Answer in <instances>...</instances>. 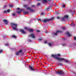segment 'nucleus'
Listing matches in <instances>:
<instances>
[{"mask_svg":"<svg viewBox=\"0 0 76 76\" xmlns=\"http://www.w3.org/2000/svg\"><path fill=\"white\" fill-rule=\"evenodd\" d=\"M51 57H52V58H55L58 61H61L62 60H64V61L65 62H67V63H69V60H65V59L64 58H59L58 57H57V55H51Z\"/></svg>","mask_w":76,"mask_h":76,"instance_id":"nucleus-1","label":"nucleus"},{"mask_svg":"<svg viewBox=\"0 0 76 76\" xmlns=\"http://www.w3.org/2000/svg\"><path fill=\"white\" fill-rule=\"evenodd\" d=\"M54 19V17H52L49 19L43 20H42V21L43 23H47L50 20H53Z\"/></svg>","mask_w":76,"mask_h":76,"instance_id":"nucleus-2","label":"nucleus"},{"mask_svg":"<svg viewBox=\"0 0 76 76\" xmlns=\"http://www.w3.org/2000/svg\"><path fill=\"white\" fill-rule=\"evenodd\" d=\"M56 73L57 75H65L64 72L62 71H58V72H56Z\"/></svg>","mask_w":76,"mask_h":76,"instance_id":"nucleus-3","label":"nucleus"},{"mask_svg":"<svg viewBox=\"0 0 76 76\" xmlns=\"http://www.w3.org/2000/svg\"><path fill=\"white\" fill-rule=\"evenodd\" d=\"M29 67L30 69L31 70H34V71H36V69H35V68L32 65H29Z\"/></svg>","mask_w":76,"mask_h":76,"instance_id":"nucleus-4","label":"nucleus"},{"mask_svg":"<svg viewBox=\"0 0 76 76\" xmlns=\"http://www.w3.org/2000/svg\"><path fill=\"white\" fill-rule=\"evenodd\" d=\"M17 10H18V11H17V13L18 14H20L21 13V12H22L23 10H25V9H23L22 10H20V8H17Z\"/></svg>","mask_w":76,"mask_h":76,"instance_id":"nucleus-5","label":"nucleus"},{"mask_svg":"<svg viewBox=\"0 0 76 76\" xmlns=\"http://www.w3.org/2000/svg\"><path fill=\"white\" fill-rule=\"evenodd\" d=\"M30 36L32 38H33L34 39L35 38V35H34V34L33 33H31L30 35Z\"/></svg>","mask_w":76,"mask_h":76,"instance_id":"nucleus-6","label":"nucleus"},{"mask_svg":"<svg viewBox=\"0 0 76 76\" xmlns=\"http://www.w3.org/2000/svg\"><path fill=\"white\" fill-rule=\"evenodd\" d=\"M27 9H28V10H29V9L30 10L29 11L30 12H34V10L32 9H31V8L30 7H27Z\"/></svg>","mask_w":76,"mask_h":76,"instance_id":"nucleus-7","label":"nucleus"},{"mask_svg":"<svg viewBox=\"0 0 76 76\" xmlns=\"http://www.w3.org/2000/svg\"><path fill=\"white\" fill-rule=\"evenodd\" d=\"M58 32H60L61 33L63 32V31L61 30H58L56 31V33L54 34V35H57Z\"/></svg>","mask_w":76,"mask_h":76,"instance_id":"nucleus-8","label":"nucleus"},{"mask_svg":"<svg viewBox=\"0 0 76 76\" xmlns=\"http://www.w3.org/2000/svg\"><path fill=\"white\" fill-rule=\"evenodd\" d=\"M20 32H21V33H22V34H26V32L24 31V30H23L22 29H20L19 30Z\"/></svg>","mask_w":76,"mask_h":76,"instance_id":"nucleus-9","label":"nucleus"},{"mask_svg":"<svg viewBox=\"0 0 76 76\" xmlns=\"http://www.w3.org/2000/svg\"><path fill=\"white\" fill-rule=\"evenodd\" d=\"M22 50H20L18 52H17V53H16V55L17 56H18L20 53H22Z\"/></svg>","mask_w":76,"mask_h":76,"instance_id":"nucleus-10","label":"nucleus"},{"mask_svg":"<svg viewBox=\"0 0 76 76\" xmlns=\"http://www.w3.org/2000/svg\"><path fill=\"white\" fill-rule=\"evenodd\" d=\"M52 9L51 6H49L47 8L46 10H47V11H49L50 10V9Z\"/></svg>","mask_w":76,"mask_h":76,"instance_id":"nucleus-11","label":"nucleus"},{"mask_svg":"<svg viewBox=\"0 0 76 76\" xmlns=\"http://www.w3.org/2000/svg\"><path fill=\"white\" fill-rule=\"evenodd\" d=\"M11 25L12 26H14L15 27H16L17 26V24H16L14 23H12L11 24Z\"/></svg>","mask_w":76,"mask_h":76,"instance_id":"nucleus-12","label":"nucleus"},{"mask_svg":"<svg viewBox=\"0 0 76 76\" xmlns=\"http://www.w3.org/2000/svg\"><path fill=\"white\" fill-rule=\"evenodd\" d=\"M66 35H67L68 37H70V36H71V34H69V32L66 31Z\"/></svg>","mask_w":76,"mask_h":76,"instance_id":"nucleus-13","label":"nucleus"},{"mask_svg":"<svg viewBox=\"0 0 76 76\" xmlns=\"http://www.w3.org/2000/svg\"><path fill=\"white\" fill-rule=\"evenodd\" d=\"M3 21L5 23H6V24H7V23H8L7 20H6L4 19L3 20Z\"/></svg>","mask_w":76,"mask_h":76,"instance_id":"nucleus-14","label":"nucleus"},{"mask_svg":"<svg viewBox=\"0 0 76 76\" xmlns=\"http://www.w3.org/2000/svg\"><path fill=\"white\" fill-rule=\"evenodd\" d=\"M42 2L45 3H47V0H42Z\"/></svg>","mask_w":76,"mask_h":76,"instance_id":"nucleus-15","label":"nucleus"},{"mask_svg":"<svg viewBox=\"0 0 76 76\" xmlns=\"http://www.w3.org/2000/svg\"><path fill=\"white\" fill-rule=\"evenodd\" d=\"M28 31L30 32H33V31H34V30L33 29H31L30 28H29L28 30Z\"/></svg>","mask_w":76,"mask_h":76,"instance_id":"nucleus-16","label":"nucleus"},{"mask_svg":"<svg viewBox=\"0 0 76 76\" xmlns=\"http://www.w3.org/2000/svg\"><path fill=\"white\" fill-rule=\"evenodd\" d=\"M69 18V16L67 15H65L64 16V18H65L66 19H67Z\"/></svg>","mask_w":76,"mask_h":76,"instance_id":"nucleus-17","label":"nucleus"},{"mask_svg":"<svg viewBox=\"0 0 76 76\" xmlns=\"http://www.w3.org/2000/svg\"><path fill=\"white\" fill-rule=\"evenodd\" d=\"M12 38H16L17 37L15 35H13L12 37Z\"/></svg>","mask_w":76,"mask_h":76,"instance_id":"nucleus-18","label":"nucleus"},{"mask_svg":"<svg viewBox=\"0 0 76 76\" xmlns=\"http://www.w3.org/2000/svg\"><path fill=\"white\" fill-rule=\"evenodd\" d=\"M23 7H25V8H26V7H28V5H23Z\"/></svg>","mask_w":76,"mask_h":76,"instance_id":"nucleus-19","label":"nucleus"},{"mask_svg":"<svg viewBox=\"0 0 76 76\" xmlns=\"http://www.w3.org/2000/svg\"><path fill=\"white\" fill-rule=\"evenodd\" d=\"M43 39H42V38H39L38 39V40L39 41H42V40Z\"/></svg>","mask_w":76,"mask_h":76,"instance_id":"nucleus-20","label":"nucleus"},{"mask_svg":"<svg viewBox=\"0 0 76 76\" xmlns=\"http://www.w3.org/2000/svg\"><path fill=\"white\" fill-rule=\"evenodd\" d=\"M23 13L25 14V15H27L28 13V11H27V12H23Z\"/></svg>","mask_w":76,"mask_h":76,"instance_id":"nucleus-21","label":"nucleus"},{"mask_svg":"<svg viewBox=\"0 0 76 76\" xmlns=\"http://www.w3.org/2000/svg\"><path fill=\"white\" fill-rule=\"evenodd\" d=\"M13 29L14 30H17V28H16L15 27H13Z\"/></svg>","mask_w":76,"mask_h":76,"instance_id":"nucleus-22","label":"nucleus"},{"mask_svg":"<svg viewBox=\"0 0 76 76\" xmlns=\"http://www.w3.org/2000/svg\"><path fill=\"white\" fill-rule=\"evenodd\" d=\"M25 29L26 30H28V31H29V28H26V27H25Z\"/></svg>","mask_w":76,"mask_h":76,"instance_id":"nucleus-23","label":"nucleus"},{"mask_svg":"<svg viewBox=\"0 0 76 76\" xmlns=\"http://www.w3.org/2000/svg\"><path fill=\"white\" fill-rule=\"evenodd\" d=\"M12 16H16V14L15 13H13L12 14Z\"/></svg>","mask_w":76,"mask_h":76,"instance_id":"nucleus-24","label":"nucleus"},{"mask_svg":"<svg viewBox=\"0 0 76 76\" xmlns=\"http://www.w3.org/2000/svg\"><path fill=\"white\" fill-rule=\"evenodd\" d=\"M9 7H13V5H9Z\"/></svg>","mask_w":76,"mask_h":76,"instance_id":"nucleus-25","label":"nucleus"},{"mask_svg":"<svg viewBox=\"0 0 76 76\" xmlns=\"http://www.w3.org/2000/svg\"><path fill=\"white\" fill-rule=\"evenodd\" d=\"M48 45L49 46H51L52 45V44H51V43H49L48 44Z\"/></svg>","mask_w":76,"mask_h":76,"instance_id":"nucleus-26","label":"nucleus"},{"mask_svg":"<svg viewBox=\"0 0 76 76\" xmlns=\"http://www.w3.org/2000/svg\"><path fill=\"white\" fill-rule=\"evenodd\" d=\"M3 13H7V11H3Z\"/></svg>","mask_w":76,"mask_h":76,"instance_id":"nucleus-27","label":"nucleus"},{"mask_svg":"<svg viewBox=\"0 0 76 76\" xmlns=\"http://www.w3.org/2000/svg\"><path fill=\"white\" fill-rule=\"evenodd\" d=\"M37 6H39V5H41V3H38L37 4Z\"/></svg>","mask_w":76,"mask_h":76,"instance_id":"nucleus-28","label":"nucleus"},{"mask_svg":"<svg viewBox=\"0 0 76 76\" xmlns=\"http://www.w3.org/2000/svg\"><path fill=\"white\" fill-rule=\"evenodd\" d=\"M58 64H59V65H60V66H62V64L61 63H59Z\"/></svg>","mask_w":76,"mask_h":76,"instance_id":"nucleus-29","label":"nucleus"},{"mask_svg":"<svg viewBox=\"0 0 76 76\" xmlns=\"http://www.w3.org/2000/svg\"><path fill=\"white\" fill-rule=\"evenodd\" d=\"M10 10H7V12H10Z\"/></svg>","mask_w":76,"mask_h":76,"instance_id":"nucleus-30","label":"nucleus"},{"mask_svg":"<svg viewBox=\"0 0 76 76\" xmlns=\"http://www.w3.org/2000/svg\"><path fill=\"white\" fill-rule=\"evenodd\" d=\"M3 53V50H0V53Z\"/></svg>","mask_w":76,"mask_h":76,"instance_id":"nucleus-31","label":"nucleus"},{"mask_svg":"<svg viewBox=\"0 0 76 76\" xmlns=\"http://www.w3.org/2000/svg\"><path fill=\"white\" fill-rule=\"evenodd\" d=\"M69 13H72V12H73L72 11V10H69Z\"/></svg>","mask_w":76,"mask_h":76,"instance_id":"nucleus-32","label":"nucleus"},{"mask_svg":"<svg viewBox=\"0 0 76 76\" xmlns=\"http://www.w3.org/2000/svg\"><path fill=\"white\" fill-rule=\"evenodd\" d=\"M44 13L43 12H42V13H41V15H44Z\"/></svg>","mask_w":76,"mask_h":76,"instance_id":"nucleus-33","label":"nucleus"},{"mask_svg":"<svg viewBox=\"0 0 76 76\" xmlns=\"http://www.w3.org/2000/svg\"><path fill=\"white\" fill-rule=\"evenodd\" d=\"M56 18L57 19H60V17L58 16H57V17Z\"/></svg>","mask_w":76,"mask_h":76,"instance_id":"nucleus-34","label":"nucleus"},{"mask_svg":"<svg viewBox=\"0 0 76 76\" xmlns=\"http://www.w3.org/2000/svg\"><path fill=\"white\" fill-rule=\"evenodd\" d=\"M51 0H48V2H50V1H51Z\"/></svg>","mask_w":76,"mask_h":76,"instance_id":"nucleus-35","label":"nucleus"},{"mask_svg":"<svg viewBox=\"0 0 76 76\" xmlns=\"http://www.w3.org/2000/svg\"><path fill=\"white\" fill-rule=\"evenodd\" d=\"M7 6L6 5H5V6H4V8H6V7H7Z\"/></svg>","mask_w":76,"mask_h":76,"instance_id":"nucleus-36","label":"nucleus"},{"mask_svg":"<svg viewBox=\"0 0 76 76\" xmlns=\"http://www.w3.org/2000/svg\"><path fill=\"white\" fill-rule=\"evenodd\" d=\"M47 42V41H45V44H46Z\"/></svg>","mask_w":76,"mask_h":76,"instance_id":"nucleus-37","label":"nucleus"},{"mask_svg":"<svg viewBox=\"0 0 76 76\" xmlns=\"http://www.w3.org/2000/svg\"><path fill=\"white\" fill-rule=\"evenodd\" d=\"M5 45L6 46H7V45H9V44H8V43L6 44H5Z\"/></svg>","mask_w":76,"mask_h":76,"instance_id":"nucleus-38","label":"nucleus"},{"mask_svg":"<svg viewBox=\"0 0 76 76\" xmlns=\"http://www.w3.org/2000/svg\"><path fill=\"white\" fill-rule=\"evenodd\" d=\"M28 41L30 42H32V41H31V40L30 39H28Z\"/></svg>","mask_w":76,"mask_h":76,"instance_id":"nucleus-39","label":"nucleus"},{"mask_svg":"<svg viewBox=\"0 0 76 76\" xmlns=\"http://www.w3.org/2000/svg\"><path fill=\"white\" fill-rule=\"evenodd\" d=\"M37 32H40L39 30H37Z\"/></svg>","mask_w":76,"mask_h":76,"instance_id":"nucleus-40","label":"nucleus"},{"mask_svg":"<svg viewBox=\"0 0 76 76\" xmlns=\"http://www.w3.org/2000/svg\"><path fill=\"white\" fill-rule=\"evenodd\" d=\"M57 56H60V55L59 54H57Z\"/></svg>","mask_w":76,"mask_h":76,"instance_id":"nucleus-41","label":"nucleus"},{"mask_svg":"<svg viewBox=\"0 0 76 76\" xmlns=\"http://www.w3.org/2000/svg\"><path fill=\"white\" fill-rule=\"evenodd\" d=\"M62 20H64V18H62Z\"/></svg>","mask_w":76,"mask_h":76,"instance_id":"nucleus-42","label":"nucleus"},{"mask_svg":"<svg viewBox=\"0 0 76 76\" xmlns=\"http://www.w3.org/2000/svg\"><path fill=\"white\" fill-rule=\"evenodd\" d=\"M63 7H66V6H65V5H63Z\"/></svg>","mask_w":76,"mask_h":76,"instance_id":"nucleus-43","label":"nucleus"},{"mask_svg":"<svg viewBox=\"0 0 76 76\" xmlns=\"http://www.w3.org/2000/svg\"><path fill=\"white\" fill-rule=\"evenodd\" d=\"M74 40L75 41H76V37H75V38H74Z\"/></svg>","mask_w":76,"mask_h":76,"instance_id":"nucleus-44","label":"nucleus"},{"mask_svg":"<svg viewBox=\"0 0 76 76\" xmlns=\"http://www.w3.org/2000/svg\"><path fill=\"white\" fill-rule=\"evenodd\" d=\"M23 53H22L21 56H23Z\"/></svg>","mask_w":76,"mask_h":76,"instance_id":"nucleus-45","label":"nucleus"},{"mask_svg":"<svg viewBox=\"0 0 76 76\" xmlns=\"http://www.w3.org/2000/svg\"><path fill=\"white\" fill-rule=\"evenodd\" d=\"M62 45L63 46H65V45H66V44H63V45Z\"/></svg>","mask_w":76,"mask_h":76,"instance_id":"nucleus-46","label":"nucleus"},{"mask_svg":"<svg viewBox=\"0 0 76 76\" xmlns=\"http://www.w3.org/2000/svg\"><path fill=\"white\" fill-rule=\"evenodd\" d=\"M62 29H65V28L63 27L62 28Z\"/></svg>","mask_w":76,"mask_h":76,"instance_id":"nucleus-47","label":"nucleus"},{"mask_svg":"<svg viewBox=\"0 0 76 76\" xmlns=\"http://www.w3.org/2000/svg\"><path fill=\"white\" fill-rule=\"evenodd\" d=\"M56 14H59V12H56Z\"/></svg>","mask_w":76,"mask_h":76,"instance_id":"nucleus-48","label":"nucleus"},{"mask_svg":"<svg viewBox=\"0 0 76 76\" xmlns=\"http://www.w3.org/2000/svg\"><path fill=\"white\" fill-rule=\"evenodd\" d=\"M31 6H32V7H34V5H31Z\"/></svg>","mask_w":76,"mask_h":76,"instance_id":"nucleus-49","label":"nucleus"},{"mask_svg":"<svg viewBox=\"0 0 76 76\" xmlns=\"http://www.w3.org/2000/svg\"><path fill=\"white\" fill-rule=\"evenodd\" d=\"M38 20H41V19H38Z\"/></svg>","mask_w":76,"mask_h":76,"instance_id":"nucleus-50","label":"nucleus"},{"mask_svg":"<svg viewBox=\"0 0 76 76\" xmlns=\"http://www.w3.org/2000/svg\"><path fill=\"white\" fill-rule=\"evenodd\" d=\"M75 46H76V44H74Z\"/></svg>","mask_w":76,"mask_h":76,"instance_id":"nucleus-51","label":"nucleus"},{"mask_svg":"<svg viewBox=\"0 0 76 76\" xmlns=\"http://www.w3.org/2000/svg\"><path fill=\"white\" fill-rule=\"evenodd\" d=\"M37 1H39V0H37Z\"/></svg>","mask_w":76,"mask_h":76,"instance_id":"nucleus-52","label":"nucleus"},{"mask_svg":"<svg viewBox=\"0 0 76 76\" xmlns=\"http://www.w3.org/2000/svg\"><path fill=\"white\" fill-rule=\"evenodd\" d=\"M1 20V18H0V20Z\"/></svg>","mask_w":76,"mask_h":76,"instance_id":"nucleus-53","label":"nucleus"},{"mask_svg":"<svg viewBox=\"0 0 76 76\" xmlns=\"http://www.w3.org/2000/svg\"><path fill=\"white\" fill-rule=\"evenodd\" d=\"M73 26H75V24H73Z\"/></svg>","mask_w":76,"mask_h":76,"instance_id":"nucleus-54","label":"nucleus"},{"mask_svg":"<svg viewBox=\"0 0 76 76\" xmlns=\"http://www.w3.org/2000/svg\"><path fill=\"white\" fill-rule=\"evenodd\" d=\"M34 20H35V19H34Z\"/></svg>","mask_w":76,"mask_h":76,"instance_id":"nucleus-55","label":"nucleus"}]
</instances>
